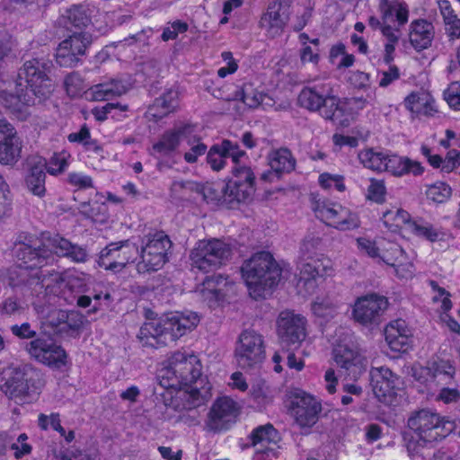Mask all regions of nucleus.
Listing matches in <instances>:
<instances>
[{
  "instance_id": "1",
  "label": "nucleus",
  "mask_w": 460,
  "mask_h": 460,
  "mask_svg": "<svg viewBox=\"0 0 460 460\" xmlns=\"http://www.w3.org/2000/svg\"><path fill=\"white\" fill-rule=\"evenodd\" d=\"M52 62L49 58H35L27 60L19 69L14 83L0 80V102L6 108L18 110L20 104H35L30 93L39 102L49 98L54 91V84L49 76Z\"/></svg>"
},
{
  "instance_id": "2",
  "label": "nucleus",
  "mask_w": 460,
  "mask_h": 460,
  "mask_svg": "<svg viewBox=\"0 0 460 460\" xmlns=\"http://www.w3.org/2000/svg\"><path fill=\"white\" fill-rule=\"evenodd\" d=\"M168 386H185L178 393L183 410H192L206 403L211 397V386H199L204 383L201 378V365L199 358L185 351L174 352L168 360V367L164 370Z\"/></svg>"
},
{
  "instance_id": "3",
  "label": "nucleus",
  "mask_w": 460,
  "mask_h": 460,
  "mask_svg": "<svg viewBox=\"0 0 460 460\" xmlns=\"http://www.w3.org/2000/svg\"><path fill=\"white\" fill-rule=\"evenodd\" d=\"M54 254L75 263H84L89 258L85 247L73 243L59 234L43 235L39 243L34 245L22 243L16 256L30 266L44 267L54 261Z\"/></svg>"
},
{
  "instance_id": "4",
  "label": "nucleus",
  "mask_w": 460,
  "mask_h": 460,
  "mask_svg": "<svg viewBox=\"0 0 460 460\" xmlns=\"http://www.w3.org/2000/svg\"><path fill=\"white\" fill-rule=\"evenodd\" d=\"M407 423L413 434L411 437L405 435L404 440L411 456L418 455L421 448L445 438L454 429L452 422L425 409L413 412Z\"/></svg>"
},
{
  "instance_id": "5",
  "label": "nucleus",
  "mask_w": 460,
  "mask_h": 460,
  "mask_svg": "<svg viewBox=\"0 0 460 460\" xmlns=\"http://www.w3.org/2000/svg\"><path fill=\"white\" fill-rule=\"evenodd\" d=\"M241 271L249 294L254 299L265 297L281 277V269L269 252L254 253L244 261Z\"/></svg>"
},
{
  "instance_id": "6",
  "label": "nucleus",
  "mask_w": 460,
  "mask_h": 460,
  "mask_svg": "<svg viewBox=\"0 0 460 460\" xmlns=\"http://www.w3.org/2000/svg\"><path fill=\"white\" fill-rule=\"evenodd\" d=\"M297 101L301 107L310 111L319 112L323 119L334 123H341V118L344 111L332 82L323 81L305 86Z\"/></svg>"
},
{
  "instance_id": "7",
  "label": "nucleus",
  "mask_w": 460,
  "mask_h": 460,
  "mask_svg": "<svg viewBox=\"0 0 460 460\" xmlns=\"http://www.w3.org/2000/svg\"><path fill=\"white\" fill-rule=\"evenodd\" d=\"M40 373L31 367L15 368L1 386L6 396L23 404L35 399L41 387Z\"/></svg>"
},
{
  "instance_id": "8",
  "label": "nucleus",
  "mask_w": 460,
  "mask_h": 460,
  "mask_svg": "<svg viewBox=\"0 0 460 460\" xmlns=\"http://www.w3.org/2000/svg\"><path fill=\"white\" fill-rule=\"evenodd\" d=\"M232 256L229 244L218 239L199 240L191 250L190 259L192 269L210 272L225 265Z\"/></svg>"
},
{
  "instance_id": "9",
  "label": "nucleus",
  "mask_w": 460,
  "mask_h": 460,
  "mask_svg": "<svg viewBox=\"0 0 460 460\" xmlns=\"http://www.w3.org/2000/svg\"><path fill=\"white\" fill-rule=\"evenodd\" d=\"M142 243L137 272L144 274L160 270L166 262L167 252L172 246L169 236L163 231L150 233L143 238Z\"/></svg>"
},
{
  "instance_id": "10",
  "label": "nucleus",
  "mask_w": 460,
  "mask_h": 460,
  "mask_svg": "<svg viewBox=\"0 0 460 460\" xmlns=\"http://www.w3.org/2000/svg\"><path fill=\"white\" fill-rule=\"evenodd\" d=\"M265 354V341L260 332L246 329L240 333L234 350L240 367L250 368L260 365L264 360Z\"/></svg>"
},
{
  "instance_id": "11",
  "label": "nucleus",
  "mask_w": 460,
  "mask_h": 460,
  "mask_svg": "<svg viewBox=\"0 0 460 460\" xmlns=\"http://www.w3.org/2000/svg\"><path fill=\"white\" fill-rule=\"evenodd\" d=\"M138 255V246L130 240L113 242L101 251L97 262L101 268L117 273L134 262Z\"/></svg>"
},
{
  "instance_id": "12",
  "label": "nucleus",
  "mask_w": 460,
  "mask_h": 460,
  "mask_svg": "<svg viewBox=\"0 0 460 460\" xmlns=\"http://www.w3.org/2000/svg\"><path fill=\"white\" fill-rule=\"evenodd\" d=\"M20 261V259L18 258ZM27 264L23 260L16 266L9 268L4 276L8 285L12 288H19L22 285H33L36 283L46 290L52 289L55 284L64 281L62 274L57 271L44 273L43 271L36 272L34 275L29 273V269H36Z\"/></svg>"
},
{
  "instance_id": "13",
  "label": "nucleus",
  "mask_w": 460,
  "mask_h": 460,
  "mask_svg": "<svg viewBox=\"0 0 460 460\" xmlns=\"http://www.w3.org/2000/svg\"><path fill=\"white\" fill-rule=\"evenodd\" d=\"M292 3L293 0H275L269 4L259 22L267 37L274 39L283 33L290 20Z\"/></svg>"
},
{
  "instance_id": "14",
  "label": "nucleus",
  "mask_w": 460,
  "mask_h": 460,
  "mask_svg": "<svg viewBox=\"0 0 460 460\" xmlns=\"http://www.w3.org/2000/svg\"><path fill=\"white\" fill-rule=\"evenodd\" d=\"M388 305L385 296L369 294L356 300L352 314L355 321L364 326L378 325Z\"/></svg>"
},
{
  "instance_id": "15",
  "label": "nucleus",
  "mask_w": 460,
  "mask_h": 460,
  "mask_svg": "<svg viewBox=\"0 0 460 460\" xmlns=\"http://www.w3.org/2000/svg\"><path fill=\"white\" fill-rule=\"evenodd\" d=\"M290 412L301 428L313 427L322 411L321 402L313 395L302 390H296L291 395Z\"/></svg>"
},
{
  "instance_id": "16",
  "label": "nucleus",
  "mask_w": 460,
  "mask_h": 460,
  "mask_svg": "<svg viewBox=\"0 0 460 460\" xmlns=\"http://www.w3.org/2000/svg\"><path fill=\"white\" fill-rule=\"evenodd\" d=\"M306 319L291 310L282 311L277 319V333L282 344L299 345L306 337Z\"/></svg>"
},
{
  "instance_id": "17",
  "label": "nucleus",
  "mask_w": 460,
  "mask_h": 460,
  "mask_svg": "<svg viewBox=\"0 0 460 460\" xmlns=\"http://www.w3.org/2000/svg\"><path fill=\"white\" fill-rule=\"evenodd\" d=\"M314 211L316 217L326 225L341 231L354 229L359 226L358 215L339 203L318 204Z\"/></svg>"
},
{
  "instance_id": "18",
  "label": "nucleus",
  "mask_w": 460,
  "mask_h": 460,
  "mask_svg": "<svg viewBox=\"0 0 460 460\" xmlns=\"http://www.w3.org/2000/svg\"><path fill=\"white\" fill-rule=\"evenodd\" d=\"M238 414L236 402L229 397H220L214 402L205 422V429L211 432L226 430L235 422Z\"/></svg>"
},
{
  "instance_id": "19",
  "label": "nucleus",
  "mask_w": 460,
  "mask_h": 460,
  "mask_svg": "<svg viewBox=\"0 0 460 460\" xmlns=\"http://www.w3.org/2000/svg\"><path fill=\"white\" fill-rule=\"evenodd\" d=\"M91 42V36L82 31H75L61 41L56 50V61L60 66L71 67L77 64Z\"/></svg>"
},
{
  "instance_id": "20",
  "label": "nucleus",
  "mask_w": 460,
  "mask_h": 460,
  "mask_svg": "<svg viewBox=\"0 0 460 460\" xmlns=\"http://www.w3.org/2000/svg\"><path fill=\"white\" fill-rule=\"evenodd\" d=\"M22 140L15 128L5 119H0V164L14 165L22 157Z\"/></svg>"
},
{
  "instance_id": "21",
  "label": "nucleus",
  "mask_w": 460,
  "mask_h": 460,
  "mask_svg": "<svg viewBox=\"0 0 460 460\" xmlns=\"http://www.w3.org/2000/svg\"><path fill=\"white\" fill-rule=\"evenodd\" d=\"M27 350L39 362L49 367L60 368L66 365V351L50 339H34L27 345Z\"/></svg>"
},
{
  "instance_id": "22",
  "label": "nucleus",
  "mask_w": 460,
  "mask_h": 460,
  "mask_svg": "<svg viewBox=\"0 0 460 460\" xmlns=\"http://www.w3.org/2000/svg\"><path fill=\"white\" fill-rule=\"evenodd\" d=\"M370 385L373 392L379 400L385 401L387 397L396 394L401 384L400 377L386 367H372L369 372Z\"/></svg>"
},
{
  "instance_id": "23",
  "label": "nucleus",
  "mask_w": 460,
  "mask_h": 460,
  "mask_svg": "<svg viewBox=\"0 0 460 460\" xmlns=\"http://www.w3.org/2000/svg\"><path fill=\"white\" fill-rule=\"evenodd\" d=\"M195 127L190 123H181L165 130L159 140L153 145V150L161 155H169L180 146L181 140L194 133Z\"/></svg>"
},
{
  "instance_id": "24",
  "label": "nucleus",
  "mask_w": 460,
  "mask_h": 460,
  "mask_svg": "<svg viewBox=\"0 0 460 460\" xmlns=\"http://www.w3.org/2000/svg\"><path fill=\"white\" fill-rule=\"evenodd\" d=\"M199 318L196 313H174L164 318V327L169 341H174L193 330L199 323Z\"/></svg>"
},
{
  "instance_id": "25",
  "label": "nucleus",
  "mask_w": 460,
  "mask_h": 460,
  "mask_svg": "<svg viewBox=\"0 0 460 460\" xmlns=\"http://www.w3.org/2000/svg\"><path fill=\"white\" fill-rule=\"evenodd\" d=\"M336 364L349 371V375L355 377L365 366V358L361 353L346 344H337L332 351Z\"/></svg>"
},
{
  "instance_id": "26",
  "label": "nucleus",
  "mask_w": 460,
  "mask_h": 460,
  "mask_svg": "<svg viewBox=\"0 0 460 460\" xmlns=\"http://www.w3.org/2000/svg\"><path fill=\"white\" fill-rule=\"evenodd\" d=\"M411 331L402 319L390 323L385 329V341L394 351H406L410 347Z\"/></svg>"
},
{
  "instance_id": "27",
  "label": "nucleus",
  "mask_w": 460,
  "mask_h": 460,
  "mask_svg": "<svg viewBox=\"0 0 460 460\" xmlns=\"http://www.w3.org/2000/svg\"><path fill=\"white\" fill-rule=\"evenodd\" d=\"M164 327V318L144 323L137 334L142 346L156 348L167 344L168 336Z\"/></svg>"
},
{
  "instance_id": "28",
  "label": "nucleus",
  "mask_w": 460,
  "mask_h": 460,
  "mask_svg": "<svg viewBox=\"0 0 460 460\" xmlns=\"http://www.w3.org/2000/svg\"><path fill=\"white\" fill-rule=\"evenodd\" d=\"M434 38V26L426 20H415L410 25L409 39L418 51L429 48Z\"/></svg>"
},
{
  "instance_id": "29",
  "label": "nucleus",
  "mask_w": 460,
  "mask_h": 460,
  "mask_svg": "<svg viewBox=\"0 0 460 460\" xmlns=\"http://www.w3.org/2000/svg\"><path fill=\"white\" fill-rule=\"evenodd\" d=\"M226 284V281L221 275L207 277L203 283L197 288L195 293L204 302H207L209 307H213L224 297L225 294L221 286Z\"/></svg>"
},
{
  "instance_id": "30",
  "label": "nucleus",
  "mask_w": 460,
  "mask_h": 460,
  "mask_svg": "<svg viewBox=\"0 0 460 460\" xmlns=\"http://www.w3.org/2000/svg\"><path fill=\"white\" fill-rule=\"evenodd\" d=\"M378 12L384 23L392 21L394 17H395L398 26H402L408 22L409 10L404 2L379 0Z\"/></svg>"
},
{
  "instance_id": "31",
  "label": "nucleus",
  "mask_w": 460,
  "mask_h": 460,
  "mask_svg": "<svg viewBox=\"0 0 460 460\" xmlns=\"http://www.w3.org/2000/svg\"><path fill=\"white\" fill-rule=\"evenodd\" d=\"M128 89L129 84L127 82L111 79L92 86L90 93L93 101L101 102L125 94Z\"/></svg>"
},
{
  "instance_id": "32",
  "label": "nucleus",
  "mask_w": 460,
  "mask_h": 460,
  "mask_svg": "<svg viewBox=\"0 0 460 460\" xmlns=\"http://www.w3.org/2000/svg\"><path fill=\"white\" fill-rule=\"evenodd\" d=\"M404 106L417 115L431 117L437 112L434 98L426 92L411 93L405 98Z\"/></svg>"
},
{
  "instance_id": "33",
  "label": "nucleus",
  "mask_w": 460,
  "mask_h": 460,
  "mask_svg": "<svg viewBox=\"0 0 460 460\" xmlns=\"http://www.w3.org/2000/svg\"><path fill=\"white\" fill-rule=\"evenodd\" d=\"M45 168L46 160L42 157H36L30 161V172L26 178L28 189L39 197L45 194Z\"/></svg>"
},
{
  "instance_id": "34",
  "label": "nucleus",
  "mask_w": 460,
  "mask_h": 460,
  "mask_svg": "<svg viewBox=\"0 0 460 460\" xmlns=\"http://www.w3.org/2000/svg\"><path fill=\"white\" fill-rule=\"evenodd\" d=\"M179 106V93L174 89H169L159 98H156L148 109V114L156 120L163 119L177 110Z\"/></svg>"
},
{
  "instance_id": "35",
  "label": "nucleus",
  "mask_w": 460,
  "mask_h": 460,
  "mask_svg": "<svg viewBox=\"0 0 460 460\" xmlns=\"http://www.w3.org/2000/svg\"><path fill=\"white\" fill-rule=\"evenodd\" d=\"M226 206L234 207L235 204L246 202L252 199L255 187L251 183H241L240 181H229L226 184Z\"/></svg>"
},
{
  "instance_id": "36",
  "label": "nucleus",
  "mask_w": 460,
  "mask_h": 460,
  "mask_svg": "<svg viewBox=\"0 0 460 460\" xmlns=\"http://www.w3.org/2000/svg\"><path fill=\"white\" fill-rule=\"evenodd\" d=\"M241 100L247 107L255 109L260 105L270 104L265 102L266 100L271 101V99L261 92H259L253 85V84L247 82L243 84L240 90L235 91L234 93V101Z\"/></svg>"
},
{
  "instance_id": "37",
  "label": "nucleus",
  "mask_w": 460,
  "mask_h": 460,
  "mask_svg": "<svg viewBox=\"0 0 460 460\" xmlns=\"http://www.w3.org/2000/svg\"><path fill=\"white\" fill-rule=\"evenodd\" d=\"M268 161L270 168L277 173L289 172L295 169L296 160L288 148L270 152Z\"/></svg>"
},
{
  "instance_id": "38",
  "label": "nucleus",
  "mask_w": 460,
  "mask_h": 460,
  "mask_svg": "<svg viewBox=\"0 0 460 460\" xmlns=\"http://www.w3.org/2000/svg\"><path fill=\"white\" fill-rule=\"evenodd\" d=\"M429 363L435 386L447 385L454 378L456 369L449 360L437 358Z\"/></svg>"
},
{
  "instance_id": "39",
  "label": "nucleus",
  "mask_w": 460,
  "mask_h": 460,
  "mask_svg": "<svg viewBox=\"0 0 460 460\" xmlns=\"http://www.w3.org/2000/svg\"><path fill=\"white\" fill-rule=\"evenodd\" d=\"M406 229L416 236L429 242H436L439 237L438 230L430 222L420 217H411Z\"/></svg>"
},
{
  "instance_id": "40",
  "label": "nucleus",
  "mask_w": 460,
  "mask_h": 460,
  "mask_svg": "<svg viewBox=\"0 0 460 460\" xmlns=\"http://www.w3.org/2000/svg\"><path fill=\"white\" fill-rule=\"evenodd\" d=\"M401 26L393 27L389 24L382 27V35L385 39L384 46L383 61L385 64H391L394 59L395 47L399 42L401 36Z\"/></svg>"
},
{
  "instance_id": "41",
  "label": "nucleus",
  "mask_w": 460,
  "mask_h": 460,
  "mask_svg": "<svg viewBox=\"0 0 460 460\" xmlns=\"http://www.w3.org/2000/svg\"><path fill=\"white\" fill-rule=\"evenodd\" d=\"M438 4L447 32L451 38H460V19L455 13L450 3L447 0H442L439 1Z\"/></svg>"
},
{
  "instance_id": "42",
  "label": "nucleus",
  "mask_w": 460,
  "mask_h": 460,
  "mask_svg": "<svg viewBox=\"0 0 460 460\" xmlns=\"http://www.w3.org/2000/svg\"><path fill=\"white\" fill-rule=\"evenodd\" d=\"M279 439L277 429L271 424H266L254 429L251 434L253 446L261 445V448L269 447L270 444H276Z\"/></svg>"
},
{
  "instance_id": "43",
  "label": "nucleus",
  "mask_w": 460,
  "mask_h": 460,
  "mask_svg": "<svg viewBox=\"0 0 460 460\" xmlns=\"http://www.w3.org/2000/svg\"><path fill=\"white\" fill-rule=\"evenodd\" d=\"M410 219V214L406 210L399 208L385 210L383 212L382 216L385 226L393 231L402 226L406 228Z\"/></svg>"
},
{
  "instance_id": "44",
  "label": "nucleus",
  "mask_w": 460,
  "mask_h": 460,
  "mask_svg": "<svg viewBox=\"0 0 460 460\" xmlns=\"http://www.w3.org/2000/svg\"><path fill=\"white\" fill-rule=\"evenodd\" d=\"M386 153L365 149L358 153L360 163L367 168L373 171L383 172Z\"/></svg>"
},
{
  "instance_id": "45",
  "label": "nucleus",
  "mask_w": 460,
  "mask_h": 460,
  "mask_svg": "<svg viewBox=\"0 0 460 460\" xmlns=\"http://www.w3.org/2000/svg\"><path fill=\"white\" fill-rule=\"evenodd\" d=\"M64 20L65 26L70 31L72 28L81 30L86 27L90 22V19L85 13V11L79 6H75L67 10Z\"/></svg>"
},
{
  "instance_id": "46",
  "label": "nucleus",
  "mask_w": 460,
  "mask_h": 460,
  "mask_svg": "<svg viewBox=\"0 0 460 460\" xmlns=\"http://www.w3.org/2000/svg\"><path fill=\"white\" fill-rule=\"evenodd\" d=\"M185 140L190 149L184 153V160L188 164H194L199 156L206 154L208 147L194 133L189 137H185Z\"/></svg>"
},
{
  "instance_id": "47",
  "label": "nucleus",
  "mask_w": 460,
  "mask_h": 460,
  "mask_svg": "<svg viewBox=\"0 0 460 460\" xmlns=\"http://www.w3.org/2000/svg\"><path fill=\"white\" fill-rule=\"evenodd\" d=\"M225 190L226 185L207 184L202 188L203 198L208 203L226 206V190Z\"/></svg>"
},
{
  "instance_id": "48",
  "label": "nucleus",
  "mask_w": 460,
  "mask_h": 460,
  "mask_svg": "<svg viewBox=\"0 0 460 460\" xmlns=\"http://www.w3.org/2000/svg\"><path fill=\"white\" fill-rule=\"evenodd\" d=\"M338 305L331 298H317L312 305L313 313L320 318H333L337 314Z\"/></svg>"
},
{
  "instance_id": "49",
  "label": "nucleus",
  "mask_w": 460,
  "mask_h": 460,
  "mask_svg": "<svg viewBox=\"0 0 460 460\" xmlns=\"http://www.w3.org/2000/svg\"><path fill=\"white\" fill-rule=\"evenodd\" d=\"M451 195V187L442 181H438L430 185L426 190L427 199L436 203H443L447 201Z\"/></svg>"
},
{
  "instance_id": "50",
  "label": "nucleus",
  "mask_w": 460,
  "mask_h": 460,
  "mask_svg": "<svg viewBox=\"0 0 460 460\" xmlns=\"http://www.w3.org/2000/svg\"><path fill=\"white\" fill-rule=\"evenodd\" d=\"M226 153L223 142L211 146L207 155V162L214 171H220L226 166Z\"/></svg>"
},
{
  "instance_id": "51",
  "label": "nucleus",
  "mask_w": 460,
  "mask_h": 460,
  "mask_svg": "<svg viewBox=\"0 0 460 460\" xmlns=\"http://www.w3.org/2000/svg\"><path fill=\"white\" fill-rule=\"evenodd\" d=\"M25 305L23 303L14 296L4 298L0 303V315L1 316H16L21 315L25 312Z\"/></svg>"
},
{
  "instance_id": "52",
  "label": "nucleus",
  "mask_w": 460,
  "mask_h": 460,
  "mask_svg": "<svg viewBox=\"0 0 460 460\" xmlns=\"http://www.w3.org/2000/svg\"><path fill=\"white\" fill-rule=\"evenodd\" d=\"M406 157H402L396 155H385V161L383 166V171L391 172L395 176H402L406 174L405 163H408Z\"/></svg>"
},
{
  "instance_id": "53",
  "label": "nucleus",
  "mask_w": 460,
  "mask_h": 460,
  "mask_svg": "<svg viewBox=\"0 0 460 460\" xmlns=\"http://www.w3.org/2000/svg\"><path fill=\"white\" fill-rule=\"evenodd\" d=\"M402 257V249L395 243H388L387 245L383 248L379 258L387 265L395 267Z\"/></svg>"
},
{
  "instance_id": "54",
  "label": "nucleus",
  "mask_w": 460,
  "mask_h": 460,
  "mask_svg": "<svg viewBox=\"0 0 460 460\" xmlns=\"http://www.w3.org/2000/svg\"><path fill=\"white\" fill-rule=\"evenodd\" d=\"M367 187V199L376 203H383L385 200L386 187L383 180L371 178Z\"/></svg>"
},
{
  "instance_id": "55",
  "label": "nucleus",
  "mask_w": 460,
  "mask_h": 460,
  "mask_svg": "<svg viewBox=\"0 0 460 460\" xmlns=\"http://www.w3.org/2000/svg\"><path fill=\"white\" fill-rule=\"evenodd\" d=\"M68 157L69 155L65 152L54 154L49 164L46 163L45 170L51 175L61 173L68 166Z\"/></svg>"
},
{
  "instance_id": "56",
  "label": "nucleus",
  "mask_w": 460,
  "mask_h": 460,
  "mask_svg": "<svg viewBox=\"0 0 460 460\" xmlns=\"http://www.w3.org/2000/svg\"><path fill=\"white\" fill-rule=\"evenodd\" d=\"M430 369L431 367L429 361H428L427 366L425 367L414 365L411 368L412 376L419 383L425 385L429 388H433L435 387V384Z\"/></svg>"
},
{
  "instance_id": "57",
  "label": "nucleus",
  "mask_w": 460,
  "mask_h": 460,
  "mask_svg": "<svg viewBox=\"0 0 460 460\" xmlns=\"http://www.w3.org/2000/svg\"><path fill=\"white\" fill-rule=\"evenodd\" d=\"M343 176L339 174H331L324 172L319 176V184L324 189L334 188L338 191H343L345 190V184L343 182Z\"/></svg>"
},
{
  "instance_id": "58",
  "label": "nucleus",
  "mask_w": 460,
  "mask_h": 460,
  "mask_svg": "<svg viewBox=\"0 0 460 460\" xmlns=\"http://www.w3.org/2000/svg\"><path fill=\"white\" fill-rule=\"evenodd\" d=\"M388 65L389 67L387 70H380L377 72V76L379 77L378 86L381 88L388 87L401 76V72L396 66Z\"/></svg>"
},
{
  "instance_id": "59",
  "label": "nucleus",
  "mask_w": 460,
  "mask_h": 460,
  "mask_svg": "<svg viewBox=\"0 0 460 460\" xmlns=\"http://www.w3.org/2000/svg\"><path fill=\"white\" fill-rule=\"evenodd\" d=\"M314 265H315L314 276L317 279L330 277L333 274L334 270L332 262L325 257H313Z\"/></svg>"
},
{
  "instance_id": "60",
  "label": "nucleus",
  "mask_w": 460,
  "mask_h": 460,
  "mask_svg": "<svg viewBox=\"0 0 460 460\" xmlns=\"http://www.w3.org/2000/svg\"><path fill=\"white\" fill-rule=\"evenodd\" d=\"M64 86L69 96H76L83 90V79L76 72L68 74L64 80Z\"/></svg>"
},
{
  "instance_id": "61",
  "label": "nucleus",
  "mask_w": 460,
  "mask_h": 460,
  "mask_svg": "<svg viewBox=\"0 0 460 460\" xmlns=\"http://www.w3.org/2000/svg\"><path fill=\"white\" fill-rule=\"evenodd\" d=\"M444 99L449 107L455 111H460V83L453 82L444 92Z\"/></svg>"
},
{
  "instance_id": "62",
  "label": "nucleus",
  "mask_w": 460,
  "mask_h": 460,
  "mask_svg": "<svg viewBox=\"0 0 460 460\" xmlns=\"http://www.w3.org/2000/svg\"><path fill=\"white\" fill-rule=\"evenodd\" d=\"M119 109L121 111H128L127 104H121L119 102L112 103L109 102L102 107H95L92 110V114L99 121H104L108 118V114H110L113 110Z\"/></svg>"
},
{
  "instance_id": "63",
  "label": "nucleus",
  "mask_w": 460,
  "mask_h": 460,
  "mask_svg": "<svg viewBox=\"0 0 460 460\" xmlns=\"http://www.w3.org/2000/svg\"><path fill=\"white\" fill-rule=\"evenodd\" d=\"M300 281H304L305 285L310 284L313 288L312 281H315L316 278L314 276L315 265L313 262V257L305 258V261H303L300 265Z\"/></svg>"
},
{
  "instance_id": "64",
  "label": "nucleus",
  "mask_w": 460,
  "mask_h": 460,
  "mask_svg": "<svg viewBox=\"0 0 460 460\" xmlns=\"http://www.w3.org/2000/svg\"><path fill=\"white\" fill-rule=\"evenodd\" d=\"M67 181L70 185L77 188L78 190H86L94 187L92 177L82 172L69 173Z\"/></svg>"
}]
</instances>
